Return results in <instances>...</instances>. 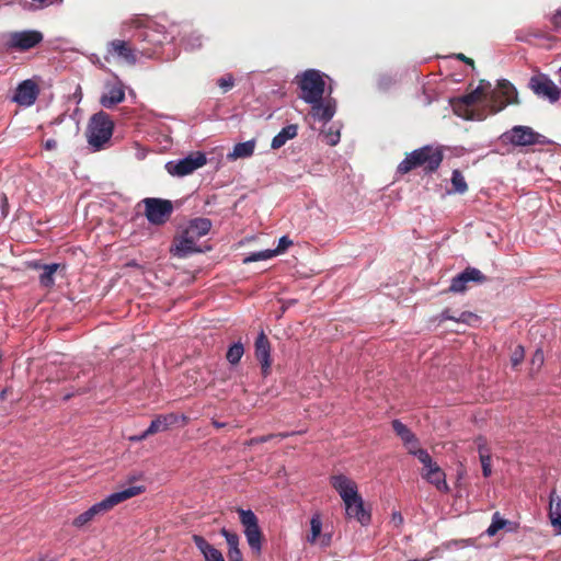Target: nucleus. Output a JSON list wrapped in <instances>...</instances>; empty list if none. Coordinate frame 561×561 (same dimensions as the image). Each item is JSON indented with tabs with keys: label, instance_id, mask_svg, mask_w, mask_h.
<instances>
[{
	"label": "nucleus",
	"instance_id": "nucleus-1",
	"mask_svg": "<svg viewBox=\"0 0 561 561\" xmlns=\"http://www.w3.org/2000/svg\"><path fill=\"white\" fill-rule=\"evenodd\" d=\"M479 102L490 106L492 113H497L507 104L517 103V91L507 80H500L496 89H492L490 82L482 80L473 91L458 100L455 112L466 119H482V116L474 115L469 108L466 114L460 112L461 107H470Z\"/></svg>",
	"mask_w": 561,
	"mask_h": 561
},
{
	"label": "nucleus",
	"instance_id": "nucleus-2",
	"mask_svg": "<svg viewBox=\"0 0 561 561\" xmlns=\"http://www.w3.org/2000/svg\"><path fill=\"white\" fill-rule=\"evenodd\" d=\"M121 33L124 36L131 33V37L140 43L139 47L152 48L154 55L161 45L172 39L165 32L164 26L144 16H133L125 20L121 25Z\"/></svg>",
	"mask_w": 561,
	"mask_h": 561
},
{
	"label": "nucleus",
	"instance_id": "nucleus-3",
	"mask_svg": "<svg viewBox=\"0 0 561 561\" xmlns=\"http://www.w3.org/2000/svg\"><path fill=\"white\" fill-rule=\"evenodd\" d=\"M211 228V221L207 218H195L181 229L174 238L170 252L173 256L183 259L190 254L201 252L197 245L198 240L206 236Z\"/></svg>",
	"mask_w": 561,
	"mask_h": 561
},
{
	"label": "nucleus",
	"instance_id": "nucleus-4",
	"mask_svg": "<svg viewBox=\"0 0 561 561\" xmlns=\"http://www.w3.org/2000/svg\"><path fill=\"white\" fill-rule=\"evenodd\" d=\"M443 161V152L433 146L415 149L399 163L398 172L405 174L415 168H423L425 172H434Z\"/></svg>",
	"mask_w": 561,
	"mask_h": 561
},
{
	"label": "nucleus",
	"instance_id": "nucleus-5",
	"mask_svg": "<svg viewBox=\"0 0 561 561\" xmlns=\"http://www.w3.org/2000/svg\"><path fill=\"white\" fill-rule=\"evenodd\" d=\"M144 492V486L133 485L107 495L104 500L95 503L89 510L73 519V526L82 527L91 522L96 515L112 510L115 505Z\"/></svg>",
	"mask_w": 561,
	"mask_h": 561
},
{
	"label": "nucleus",
	"instance_id": "nucleus-6",
	"mask_svg": "<svg viewBox=\"0 0 561 561\" xmlns=\"http://www.w3.org/2000/svg\"><path fill=\"white\" fill-rule=\"evenodd\" d=\"M139 57L153 58L154 49L146 47H133L128 41L113 39L106 45V54L104 56L106 61L118 59L129 66L138 62Z\"/></svg>",
	"mask_w": 561,
	"mask_h": 561
},
{
	"label": "nucleus",
	"instance_id": "nucleus-7",
	"mask_svg": "<svg viewBox=\"0 0 561 561\" xmlns=\"http://www.w3.org/2000/svg\"><path fill=\"white\" fill-rule=\"evenodd\" d=\"M114 124L110 118V115L105 112L95 113L89 122L87 128L88 144L94 151H99L104 148L113 135Z\"/></svg>",
	"mask_w": 561,
	"mask_h": 561
},
{
	"label": "nucleus",
	"instance_id": "nucleus-8",
	"mask_svg": "<svg viewBox=\"0 0 561 561\" xmlns=\"http://www.w3.org/2000/svg\"><path fill=\"white\" fill-rule=\"evenodd\" d=\"M301 90L300 98L306 103H313L324 96L325 81L323 75L316 69H309L297 76Z\"/></svg>",
	"mask_w": 561,
	"mask_h": 561
},
{
	"label": "nucleus",
	"instance_id": "nucleus-9",
	"mask_svg": "<svg viewBox=\"0 0 561 561\" xmlns=\"http://www.w3.org/2000/svg\"><path fill=\"white\" fill-rule=\"evenodd\" d=\"M501 138L504 142L513 147L543 146L550 144V140L546 136L524 125L513 126L511 129L506 130Z\"/></svg>",
	"mask_w": 561,
	"mask_h": 561
},
{
	"label": "nucleus",
	"instance_id": "nucleus-10",
	"mask_svg": "<svg viewBox=\"0 0 561 561\" xmlns=\"http://www.w3.org/2000/svg\"><path fill=\"white\" fill-rule=\"evenodd\" d=\"M206 163V154L202 151H195L182 159L167 162L164 168L170 175L183 178L203 168Z\"/></svg>",
	"mask_w": 561,
	"mask_h": 561
},
{
	"label": "nucleus",
	"instance_id": "nucleus-11",
	"mask_svg": "<svg viewBox=\"0 0 561 561\" xmlns=\"http://www.w3.org/2000/svg\"><path fill=\"white\" fill-rule=\"evenodd\" d=\"M417 459L424 467L423 478L435 485L437 490L448 492L449 488L446 482V476L440 467L433 461L430 454L427 451H419Z\"/></svg>",
	"mask_w": 561,
	"mask_h": 561
},
{
	"label": "nucleus",
	"instance_id": "nucleus-12",
	"mask_svg": "<svg viewBox=\"0 0 561 561\" xmlns=\"http://www.w3.org/2000/svg\"><path fill=\"white\" fill-rule=\"evenodd\" d=\"M240 522L244 527V535L249 547L256 553L261 551L262 534L259 527L257 518L251 510H238Z\"/></svg>",
	"mask_w": 561,
	"mask_h": 561
},
{
	"label": "nucleus",
	"instance_id": "nucleus-13",
	"mask_svg": "<svg viewBox=\"0 0 561 561\" xmlns=\"http://www.w3.org/2000/svg\"><path fill=\"white\" fill-rule=\"evenodd\" d=\"M44 36L39 31L25 30L8 34L7 46L10 49L25 51L37 46Z\"/></svg>",
	"mask_w": 561,
	"mask_h": 561
},
{
	"label": "nucleus",
	"instance_id": "nucleus-14",
	"mask_svg": "<svg viewBox=\"0 0 561 561\" xmlns=\"http://www.w3.org/2000/svg\"><path fill=\"white\" fill-rule=\"evenodd\" d=\"M146 217L152 225L164 224L172 214L173 206L168 199L145 198Z\"/></svg>",
	"mask_w": 561,
	"mask_h": 561
},
{
	"label": "nucleus",
	"instance_id": "nucleus-15",
	"mask_svg": "<svg viewBox=\"0 0 561 561\" xmlns=\"http://www.w3.org/2000/svg\"><path fill=\"white\" fill-rule=\"evenodd\" d=\"M529 88L536 95L548 100L550 103H554L560 99V89L547 75L541 73L531 77Z\"/></svg>",
	"mask_w": 561,
	"mask_h": 561
},
{
	"label": "nucleus",
	"instance_id": "nucleus-16",
	"mask_svg": "<svg viewBox=\"0 0 561 561\" xmlns=\"http://www.w3.org/2000/svg\"><path fill=\"white\" fill-rule=\"evenodd\" d=\"M38 85L31 79L22 81L15 89L12 101L21 106L33 105L38 96Z\"/></svg>",
	"mask_w": 561,
	"mask_h": 561
},
{
	"label": "nucleus",
	"instance_id": "nucleus-17",
	"mask_svg": "<svg viewBox=\"0 0 561 561\" xmlns=\"http://www.w3.org/2000/svg\"><path fill=\"white\" fill-rule=\"evenodd\" d=\"M309 104L311 106L310 115L322 123L330 122L336 112V102L331 96H323Z\"/></svg>",
	"mask_w": 561,
	"mask_h": 561
},
{
	"label": "nucleus",
	"instance_id": "nucleus-18",
	"mask_svg": "<svg viewBox=\"0 0 561 561\" xmlns=\"http://www.w3.org/2000/svg\"><path fill=\"white\" fill-rule=\"evenodd\" d=\"M485 276L476 267H467L463 272L451 279L449 290L453 293H463L469 282L483 283Z\"/></svg>",
	"mask_w": 561,
	"mask_h": 561
},
{
	"label": "nucleus",
	"instance_id": "nucleus-19",
	"mask_svg": "<svg viewBox=\"0 0 561 561\" xmlns=\"http://www.w3.org/2000/svg\"><path fill=\"white\" fill-rule=\"evenodd\" d=\"M343 503L347 518H354L363 526L370 523V513L365 510L364 501L359 494Z\"/></svg>",
	"mask_w": 561,
	"mask_h": 561
},
{
	"label": "nucleus",
	"instance_id": "nucleus-20",
	"mask_svg": "<svg viewBox=\"0 0 561 561\" xmlns=\"http://www.w3.org/2000/svg\"><path fill=\"white\" fill-rule=\"evenodd\" d=\"M330 481L331 485L339 493L343 502L359 494L355 481L344 474L332 476Z\"/></svg>",
	"mask_w": 561,
	"mask_h": 561
},
{
	"label": "nucleus",
	"instance_id": "nucleus-21",
	"mask_svg": "<svg viewBox=\"0 0 561 561\" xmlns=\"http://www.w3.org/2000/svg\"><path fill=\"white\" fill-rule=\"evenodd\" d=\"M125 99L124 85L119 80L105 85V92L100 98V103L105 108H112Z\"/></svg>",
	"mask_w": 561,
	"mask_h": 561
},
{
	"label": "nucleus",
	"instance_id": "nucleus-22",
	"mask_svg": "<svg viewBox=\"0 0 561 561\" xmlns=\"http://www.w3.org/2000/svg\"><path fill=\"white\" fill-rule=\"evenodd\" d=\"M255 357L260 362L262 371L264 375L270 373V368L272 365L271 359V344L263 331L256 337L255 341Z\"/></svg>",
	"mask_w": 561,
	"mask_h": 561
},
{
	"label": "nucleus",
	"instance_id": "nucleus-23",
	"mask_svg": "<svg viewBox=\"0 0 561 561\" xmlns=\"http://www.w3.org/2000/svg\"><path fill=\"white\" fill-rule=\"evenodd\" d=\"M192 539L205 561H225L221 551L210 545L204 537L193 535Z\"/></svg>",
	"mask_w": 561,
	"mask_h": 561
},
{
	"label": "nucleus",
	"instance_id": "nucleus-24",
	"mask_svg": "<svg viewBox=\"0 0 561 561\" xmlns=\"http://www.w3.org/2000/svg\"><path fill=\"white\" fill-rule=\"evenodd\" d=\"M220 534L222 537H225L228 545L229 561H242V554L239 549V536L226 528H222Z\"/></svg>",
	"mask_w": 561,
	"mask_h": 561
},
{
	"label": "nucleus",
	"instance_id": "nucleus-25",
	"mask_svg": "<svg viewBox=\"0 0 561 561\" xmlns=\"http://www.w3.org/2000/svg\"><path fill=\"white\" fill-rule=\"evenodd\" d=\"M255 149V140L251 139L244 142H239L233 146L231 152L227 154V159L234 161L238 159L249 158L253 154Z\"/></svg>",
	"mask_w": 561,
	"mask_h": 561
},
{
	"label": "nucleus",
	"instance_id": "nucleus-26",
	"mask_svg": "<svg viewBox=\"0 0 561 561\" xmlns=\"http://www.w3.org/2000/svg\"><path fill=\"white\" fill-rule=\"evenodd\" d=\"M178 421V415L170 413L165 415H159L154 420L151 421L149 427L147 428V434H156L158 432L167 431L170 425L174 424Z\"/></svg>",
	"mask_w": 561,
	"mask_h": 561
},
{
	"label": "nucleus",
	"instance_id": "nucleus-27",
	"mask_svg": "<svg viewBox=\"0 0 561 561\" xmlns=\"http://www.w3.org/2000/svg\"><path fill=\"white\" fill-rule=\"evenodd\" d=\"M298 133V126L295 124L287 125L280 129V131L272 139L271 147L273 149H279L288 140L295 138Z\"/></svg>",
	"mask_w": 561,
	"mask_h": 561
},
{
	"label": "nucleus",
	"instance_id": "nucleus-28",
	"mask_svg": "<svg viewBox=\"0 0 561 561\" xmlns=\"http://www.w3.org/2000/svg\"><path fill=\"white\" fill-rule=\"evenodd\" d=\"M549 518L551 525L561 533V497L556 496V492L550 494Z\"/></svg>",
	"mask_w": 561,
	"mask_h": 561
},
{
	"label": "nucleus",
	"instance_id": "nucleus-29",
	"mask_svg": "<svg viewBox=\"0 0 561 561\" xmlns=\"http://www.w3.org/2000/svg\"><path fill=\"white\" fill-rule=\"evenodd\" d=\"M451 320L457 323L472 324L478 321V317L469 311L459 312L457 316L450 314L449 310H445L439 316V321Z\"/></svg>",
	"mask_w": 561,
	"mask_h": 561
},
{
	"label": "nucleus",
	"instance_id": "nucleus-30",
	"mask_svg": "<svg viewBox=\"0 0 561 561\" xmlns=\"http://www.w3.org/2000/svg\"><path fill=\"white\" fill-rule=\"evenodd\" d=\"M396 434L401 438L404 445L414 443V434L399 420L392 422Z\"/></svg>",
	"mask_w": 561,
	"mask_h": 561
},
{
	"label": "nucleus",
	"instance_id": "nucleus-31",
	"mask_svg": "<svg viewBox=\"0 0 561 561\" xmlns=\"http://www.w3.org/2000/svg\"><path fill=\"white\" fill-rule=\"evenodd\" d=\"M507 525H510V522L503 518L499 512H495L485 533L488 536L493 537L499 530L504 529Z\"/></svg>",
	"mask_w": 561,
	"mask_h": 561
},
{
	"label": "nucleus",
	"instance_id": "nucleus-32",
	"mask_svg": "<svg viewBox=\"0 0 561 561\" xmlns=\"http://www.w3.org/2000/svg\"><path fill=\"white\" fill-rule=\"evenodd\" d=\"M244 354V347L241 342L233 343L227 351L226 358L231 365L240 362Z\"/></svg>",
	"mask_w": 561,
	"mask_h": 561
},
{
	"label": "nucleus",
	"instance_id": "nucleus-33",
	"mask_svg": "<svg viewBox=\"0 0 561 561\" xmlns=\"http://www.w3.org/2000/svg\"><path fill=\"white\" fill-rule=\"evenodd\" d=\"M182 44L186 50L198 49L203 45V36L197 32H192L182 38Z\"/></svg>",
	"mask_w": 561,
	"mask_h": 561
},
{
	"label": "nucleus",
	"instance_id": "nucleus-34",
	"mask_svg": "<svg viewBox=\"0 0 561 561\" xmlns=\"http://www.w3.org/2000/svg\"><path fill=\"white\" fill-rule=\"evenodd\" d=\"M58 264H48L45 265L43 268V272L39 276L41 284L45 287H50L54 285V274L56 273L58 268Z\"/></svg>",
	"mask_w": 561,
	"mask_h": 561
},
{
	"label": "nucleus",
	"instance_id": "nucleus-35",
	"mask_svg": "<svg viewBox=\"0 0 561 561\" xmlns=\"http://www.w3.org/2000/svg\"><path fill=\"white\" fill-rule=\"evenodd\" d=\"M451 184H453L454 191L459 194H463L468 188L466 180L459 170L453 171Z\"/></svg>",
	"mask_w": 561,
	"mask_h": 561
},
{
	"label": "nucleus",
	"instance_id": "nucleus-36",
	"mask_svg": "<svg viewBox=\"0 0 561 561\" xmlns=\"http://www.w3.org/2000/svg\"><path fill=\"white\" fill-rule=\"evenodd\" d=\"M20 5L27 11H36L48 7L53 2L50 0H19Z\"/></svg>",
	"mask_w": 561,
	"mask_h": 561
},
{
	"label": "nucleus",
	"instance_id": "nucleus-37",
	"mask_svg": "<svg viewBox=\"0 0 561 561\" xmlns=\"http://www.w3.org/2000/svg\"><path fill=\"white\" fill-rule=\"evenodd\" d=\"M272 257H274V254L271 249H267V250H262V251H256V252L250 253L248 256H245L243 259V263L248 264V263L257 262V261H266Z\"/></svg>",
	"mask_w": 561,
	"mask_h": 561
},
{
	"label": "nucleus",
	"instance_id": "nucleus-38",
	"mask_svg": "<svg viewBox=\"0 0 561 561\" xmlns=\"http://www.w3.org/2000/svg\"><path fill=\"white\" fill-rule=\"evenodd\" d=\"M324 140L330 146H335L340 141L341 133L340 127L335 124L330 126L327 130L323 131Z\"/></svg>",
	"mask_w": 561,
	"mask_h": 561
},
{
	"label": "nucleus",
	"instance_id": "nucleus-39",
	"mask_svg": "<svg viewBox=\"0 0 561 561\" xmlns=\"http://www.w3.org/2000/svg\"><path fill=\"white\" fill-rule=\"evenodd\" d=\"M311 535L308 537V541L313 543L322 529V522L319 516H313L310 520Z\"/></svg>",
	"mask_w": 561,
	"mask_h": 561
},
{
	"label": "nucleus",
	"instance_id": "nucleus-40",
	"mask_svg": "<svg viewBox=\"0 0 561 561\" xmlns=\"http://www.w3.org/2000/svg\"><path fill=\"white\" fill-rule=\"evenodd\" d=\"M217 84L221 89L222 93H227L234 87V78L231 73H226L217 80Z\"/></svg>",
	"mask_w": 561,
	"mask_h": 561
},
{
	"label": "nucleus",
	"instance_id": "nucleus-41",
	"mask_svg": "<svg viewBox=\"0 0 561 561\" xmlns=\"http://www.w3.org/2000/svg\"><path fill=\"white\" fill-rule=\"evenodd\" d=\"M481 467H482V473L485 478L490 477L492 473V466H491V456L489 453L481 451Z\"/></svg>",
	"mask_w": 561,
	"mask_h": 561
},
{
	"label": "nucleus",
	"instance_id": "nucleus-42",
	"mask_svg": "<svg viewBox=\"0 0 561 561\" xmlns=\"http://www.w3.org/2000/svg\"><path fill=\"white\" fill-rule=\"evenodd\" d=\"M291 244H293V241L287 236H283L278 240L277 248L271 249V250H272L274 256H276V255L284 253Z\"/></svg>",
	"mask_w": 561,
	"mask_h": 561
},
{
	"label": "nucleus",
	"instance_id": "nucleus-43",
	"mask_svg": "<svg viewBox=\"0 0 561 561\" xmlns=\"http://www.w3.org/2000/svg\"><path fill=\"white\" fill-rule=\"evenodd\" d=\"M524 356H525L524 347L520 345L516 346L511 355L512 365L514 367L518 366L523 362Z\"/></svg>",
	"mask_w": 561,
	"mask_h": 561
},
{
	"label": "nucleus",
	"instance_id": "nucleus-44",
	"mask_svg": "<svg viewBox=\"0 0 561 561\" xmlns=\"http://www.w3.org/2000/svg\"><path fill=\"white\" fill-rule=\"evenodd\" d=\"M403 523H404V518H403L402 514L398 511H394L391 514V524L393 525V527L401 528Z\"/></svg>",
	"mask_w": 561,
	"mask_h": 561
},
{
	"label": "nucleus",
	"instance_id": "nucleus-45",
	"mask_svg": "<svg viewBox=\"0 0 561 561\" xmlns=\"http://www.w3.org/2000/svg\"><path fill=\"white\" fill-rule=\"evenodd\" d=\"M409 451V454L415 456L417 458L419 451H426L425 449L417 447V438L414 436V443L410 445H404Z\"/></svg>",
	"mask_w": 561,
	"mask_h": 561
},
{
	"label": "nucleus",
	"instance_id": "nucleus-46",
	"mask_svg": "<svg viewBox=\"0 0 561 561\" xmlns=\"http://www.w3.org/2000/svg\"><path fill=\"white\" fill-rule=\"evenodd\" d=\"M543 352L541 350H537L533 356L531 363L533 365H537L538 367H540L543 363Z\"/></svg>",
	"mask_w": 561,
	"mask_h": 561
},
{
	"label": "nucleus",
	"instance_id": "nucleus-47",
	"mask_svg": "<svg viewBox=\"0 0 561 561\" xmlns=\"http://www.w3.org/2000/svg\"><path fill=\"white\" fill-rule=\"evenodd\" d=\"M476 444L478 446V450H479V457H481V451H485V453H489V449L486 448V442L484 438L482 437H478L476 439Z\"/></svg>",
	"mask_w": 561,
	"mask_h": 561
},
{
	"label": "nucleus",
	"instance_id": "nucleus-48",
	"mask_svg": "<svg viewBox=\"0 0 561 561\" xmlns=\"http://www.w3.org/2000/svg\"><path fill=\"white\" fill-rule=\"evenodd\" d=\"M551 23L556 26V27H559L560 24H561V9L558 10L551 18Z\"/></svg>",
	"mask_w": 561,
	"mask_h": 561
},
{
	"label": "nucleus",
	"instance_id": "nucleus-49",
	"mask_svg": "<svg viewBox=\"0 0 561 561\" xmlns=\"http://www.w3.org/2000/svg\"><path fill=\"white\" fill-rule=\"evenodd\" d=\"M149 435L150 434H147V430H146L145 432H142L139 435L130 436L129 439L131 442H141V440L146 439Z\"/></svg>",
	"mask_w": 561,
	"mask_h": 561
},
{
	"label": "nucleus",
	"instance_id": "nucleus-50",
	"mask_svg": "<svg viewBox=\"0 0 561 561\" xmlns=\"http://www.w3.org/2000/svg\"><path fill=\"white\" fill-rule=\"evenodd\" d=\"M56 146H57V142H56V140H54V139H47V140H46V142H45V148H46L47 150L55 149V148H56Z\"/></svg>",
	"mask_w": 561,
	"mask_h": 561
},
{
	"label": "nucleus",
	"instance_id": "nucleus-51",
	"mask_svg": "<svg viewBox=\"0 0 561 561\" xmlns=\"http://www.w3.org/2000/svg\"><path fill=\"white\" fill-rule=\"evenodd\" d=\"M457 57L458 59L463 60L468 65H473V60L466 57L463 54H459Z\"/></svg>",
	"mask_w": 561,
	"mask_h": 561
},
{
	"label": "nucleus",
	"instance_id": "nucleus-52",
	"mask_svg": "<svg viewBox=\"0 0 561 561\" xmlns=\"http://www.w3.org/2000/svg\"><path fill=\"white\" fill-rule=\"evenodd\" d=\"M213 425L217 428H221V427H225L226 424L225 423H220L218 421H213Z\"/></svg>",
	"mask_w": 561,
	"mask_h": 561
},
{
	"label": "nucleus",
	"instance_id": "nucleus-53",
	"mask_svg": "<svg viewBox=\"0 0 561 561\" xmlns=\"http://www.w3.org/2000/svg\"><path fill=\"white\" fill-rule=\"evenodd\" d=\"M0 202L1 203H5L7 202V197L3 193H0Z\"/></svg>",
	"mask_w": 561,
	"mask_h": 561
},
{
	"label": "nucleus",
	"instance_id": "nucleus-54",
	"mask_svg": "<svg viewBox=\"0 0 561 561\" xmlns=\"http://www.w3.org/2000/svg\"><path fill=\"white\" fill-rule=\"evenodd\" d=\"M267 439H268V437H262V438L260 439V442H266Z\"/></svg>",
	"mask_w": 561,
	"mask_h": 561
},
{
	"label": "nucleus",
	"instance_id": "nucleus-55",
	"mask_svg": "<svg viewBox=\"0 0 561 561\" xmlns=\"http://www.w3.org/2000/svg\"><path fill=\"white\" fill-rule=\"evenodd\" d=\"M559 72L561 73V66H560Z\"/></svg>",
	"mask_w": 561,
	"mask_h": 561
}]
</instances>
